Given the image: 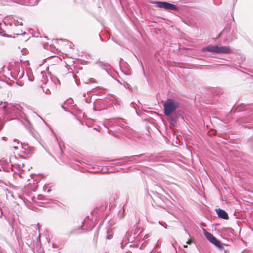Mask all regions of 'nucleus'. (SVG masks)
<instances>
[{"mask_svg":"<svg viewBox=\"0 0 253 253\" xmlns=\"http://www.w3.org/2000/svg\"><path fill=\"white\" fill-rule=\"evenodd\" d=\"M178 107L177 102L172 99H168L164 104V113L166 116L170 115Z\"/></svg>","mask_w":253,"mask_h":253,"instance_id":"obj_1","label":"nucleus"},{"mask_svg":"<svg viewBox=\"0 0 253 253\" xmlns=\"http://www.w3.org/2000/svg\"><path fill=\"white\" fill-rule=\"evenodd\" d=\"M203 232L206 238L212 244L219 249H223L225 244L221 243L218 241L211 234L203 229Z\"/></svg>","mask_w":253,"mask_h":253,"instance_id":"obj_2","label":"nucleus"},{"mask_svg":"<svg viewBox=\"0 0 253 253\" xmlns=\"http://www.w3.org/2000/svg\"><path fill=\"white\" fill-rule=\"evenodd\" d=\"M157 7L165 9H171L175 10L177 9L176 6L167 2L156 1L155 2Z\"/></svg>","mask_w":253,"mask_h":253,"instance_id":"obj_3","label":"nucleus"},{"mask_svg":"<svg viewBox=\"0 0 253 253\" xmlns=\"http://www.w3.org/2000/svg\"><path fill=\"white\" fill-rule=\"evenodd\" d=\"M215 211L219 217L224 219H228V215L225 211L220 209H217L215 210Z\"/></svg>","mask_w":253,"mask_h":253,"instance_id":"obj_4","label":"nucleus"},{"mask_svg":"<svg viewBox=\"0 0 253 253\" xmlns=\"http://www.w3.org/2000/svg\"><path fill=\"white\" fill-rule=\"evenodd\" d=\"M217 53H229L231 52V49L229 47L224 46H217Z\"/></svg>","mask_w":253,"mask_h":253,"instance_id":"obj_5","label":"nucleus"},{"mask_svg":"<svg viewBox=\"0 0 253 253\" xmlns=\"http://www.w3.org/2000/svg\"><path fill=\"white\" fill-rule=\"evenodd\" d=\"M217 46L209 45L206 47L204 50H206L209 52H215L217 53Z\"/></svg>","mask_w":253,"mask_h":253,"instance_id":"obj_6","label":"nucleus"},{"mask_svg":"<svg viewBox=\"0 0 253 253\" xmlns=\"http://www.w3.org/2000/svg\"><path fill=\"white\" fill-rule=\"evenodd\" d=\"M14 144L12 145L13 148L14 149H17L18 148V146L20 145L19 141L18 139H15L13 140Z\"/></svg>","mask_w":253,"mask_h":253,"instance_id":"obj_7","label":"nucleus"},{"mask_svg":"<svg viewBox=\"0 0 253 253\" xmlns=\"http://www.w3.org/2000/svg\"><path fill=\"white\" fill-rule=\"evenodd\" d=\"M136 233L137 234L138 232L141 233L142 232V230L140 227H137L135 229Z\"/></svg>","mask_w":253,"mask_h":253,"instance_id":"obj_8","label":"nucleus"},{"mask_svg":"<svg viewBox=\"0 0 253 253\" xmlns=\"http://www.w3.org/2000/svg\"><path fill=\"white\" fill-rule=\"evenodd\" d=\"M3 126V123L0 120V130L2 129Z\"/></svg>","mask_w":253,"mask_h":253,"instance_id":"obj_9","label":"nucleus"},{"mask_svg":"<svg viewBox=\"0 0 253 253\" xmlns=\"http://www.w3.org/2000/svg\"><path fill=\"white\" fill-rule=\"evenodd\" d=\"M191 240H189V241H187V244H191Z\"/></svg>","mask_w":253,"mask_h":253,"instance_id":"obj_10","label":"nucleus"},{"mask_svg":"<svg viewBox=\"0 0 253 253\" xmlns=\"http://www.w3.org/2000/svg\"><path fill=\"white\" fill-rule=\"evenodd\" d=\"M184 248H187V245H184Z\"/></svg>","mask_w":253,"mask_h":253,"instance_id":"obj_11","label":"nucleus"},{"mask_svg":"<svg viewBox=\"0 0 253 253\" xmlns=\"http://www.w3.org/2000/svg\"><path fill=\"white\" fill-rule=\"evenodd\" d=\"M3 108L4 109H5V106H3Z\"/></svg>","mask_w":253,"mask_h":253,"instance_id":"obj_12","label":"nucleus"}]
</instances>
